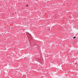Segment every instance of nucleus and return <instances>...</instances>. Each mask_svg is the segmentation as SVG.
<instances>
[{
  "label": "nucleus",
  "instance_id": "obj_1",
  "mask_svg": "<svg viewBox=\"0 0 78 78\" xmlns=\"http://www.w3.org/2000/svg\"><path fill=\"white\" fill-rule=\"evenodd\" d=\"M73 39H75V38H76V37H73Z\"/></svg>",
  "mask_w": 78,
  "mask_h": 78
},
{
  "label": "nucleus",
  "instance_id": "obj_3",
  "mask_svg": "<svg viewBox=\"0 0 78 78\" xmlns=\"http://www.w3.org/2000/svg\"><path fill=\"white\" fill-rule=\"evenodd\" d=\"M9 29H10V28H10V27H9Z\"/></svg>",
  "mask_w": 78,
  "mask_h": 78
},
{
  "label": "nucleus",
  "instance_id": "obj_5",
  "mask_svg": "<svg viewBox=\"0 0 78 78\" xmlns=\"http://www.w3.org/2000/svg\"><path fill=\"white\" fill-rule=\"evenodd\" d=\"M49 30H50V29H49Z\"/></svg>",
  "mask_w": 78,
  "mask_h": 78
},
{
  "label": "nucleus",
  "instance_id": "obj_4",
  "mask_svg": "<svg viewBox=\"0 0 78 78\" xmlns=\"http://www.w3.org/2000/svg\"><path fill=\"white\" fill-rule=\"evenodd\" d=\"M13 14H14V13Z\"/></svg>",
  "mask_w": 78,
  "mask_h": 78
},
{
  "label": "nucleus",
  "instance_id": "obj_2",
  "mask_svg": "<svg viewBox=\"0 0 78 78\" xmlns=\"http://www.w3.org/2000/svg\"><path fill=\"white\" fill-rule=\"evenodd\" d=\"M28 6V5H26L27 6Z\"/></svg>",
  "mask_w": 78,
  "mask_h": 78
}]
</instances>
